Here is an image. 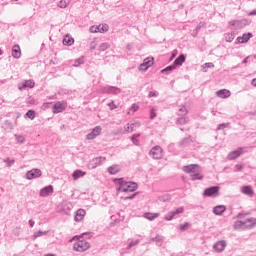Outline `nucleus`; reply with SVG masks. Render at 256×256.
<instances>
[{
	"label": "nucleus",
	"instance_id": "nucleus-1",
	"mask_svg": "<svg viewBox=\"0 0 256 256\" xmlns=\"http://www.w3.org/2000/svg\"><path fill=\"white\" fill-rule=\"evenodd\" d=\"M114 181L118 182L119 187L117 188V191H120L121 193H133L134 191H137L138 185L135 182H127L123 180V178H116Z\"/></svg>",
	"mask_w": 256,
	"mask_h": 256
},
{
	"label": "nucleus",
	"instance_id": "nucleus-2",
	"mask_svg": "<svg viewBox=\"0 0 256 256\" xmlns=\"http://www.w3.org/2000/svg\"><path fill=\"white\" fill-rule=\"evenodd\" d=\"M91 248V244L87 240H78L73 245L74 251H78L79 253H83L87 251V249Z\"/></svg>",
	"mask_w": 256,
	"mask_h": 256
},
{
	"label": "nucleus",
	"instance_id": "nucleus-3",
	"mask_svg": "<svg viewBox=\"0 0 256 256\" xmlns=\"http://www.w3.org/2000/svg\"><path fill=\"white\" fill-rule=\"evenodd\" d=\"M150 155L152 156V159H163V148L160 146H155L150 150Z\"/></svg>",
	"mask_w": 256,
	"mask_h": 256
},
{
	"label": "nucleus",
	"instance_id": "nucleus-4",
	"mask_svg": "<svg viewBox=\"0 0 256 256\" xmlns=\"http://www.w3.org/2000/svg\"><path fill=\"white\" fill-rule=\"evenodd\" d=\"M219 195V186L208 187L204 190V197H217Z\"/></svg>",
	"mask_w": 256,
	"mask_h": 256
},
{
	"label": "nucleus",
	"instance_id": "nucleus-5",
	"mask_svg": "<svg viewBox=\"0 0 256 256\" xmlns=\"http://www.w3.org/2000/svg\"><path fill=\"white\" fill-rule=\"evenodd\" d=\"M185 211V208L179 207L175 211H170L167 213V215L164 217L165 221H172L173 217L175 215H179Z\"/></svg>",
	"mask_w": 256,
	"mask_h": 256
},
{
	"label": "nucleus",
	"instance_id": "nucleus-6",
	"mask_svg": "<svg viewBox=\"0 0 256 256\" xmlns=\"http://www.w3.org/2000/svg\"><path fill=\"white\" fill-rule=\"evenodd\" d=\"M225 247H227V242H226L225 240L217 241V242L213 245V249H214L217 253H223V251H225Z\"/></svg>",
	"mask_w": 256,
	"mask_h": 256
},
{
	"label": "nucleus",
	"instance_id": "nucleus-7",
	"mask_svg": "<svg viewBox=\"0 0 256 256\" xmlns=\"http://www.w3.org/2000/svg\"><path fill=\"white\" fill-rule=\"evenodd\" d=\"M67 109L66 102H56L53 106V113H63Z\"/></svg>",
	"mask_w": 256,
	"mask_h": 256
},
{
	"label": "nucleus",
	"instance_id": "nucleus-8",
	"mask_svg": "<svg viewBox=\"0 0 256 256\" xmlns=\"http://www.w3.org/2000/svg\"><path fill=\"white\" fill-rule=\"evenodd\" d=\"M33 89L35 87V82L33 80H25L24 82H21L18 84V89L20 91H23V89Z\"/></svg>",
	"mask_w": 256,
	"mask_h": 256
},
{
	"label": "nucleus",
	"instance_id": "nucleus-9",
	"mask_svg": "<svg viewBox=\"0 0 256 256\" xmlns=\"http://www.w3.org/2000/svg\"><path fill=\"white\" fill-rule=\"evenodd\" d=\"M201 167L198 164H190L183 167L184 173H197Z\"/></svg>",
	"mask_w": 256,
	"mask_h": 256
},
{
	"label": "nucleus",
	"instance_id": "nucleus-10",
	"mask_svg": "<svg viewBox=\"0 0 256 256\" xmlns=\"http://www.w3.org/2000/svg\"><path fill=\"white\" fill-rule=\"evenodd\" d=\"M42 173L39 169H32L26 173V179H37V177H41Z\"/></svg>",
	"mask_w": 256,
	"mask_h": 256
},
{
	"label": "nucleus",
	"instance_id": "nucleus-11",
	"mask_svg": "<svg viewBox=\"0 0 256 256\" xmlns=\"http://www.w3.org/2000/svg\"><path fill=\"white\" fill-rule=\"evenodd\" d=\"M102 128L101 126H96L89 134H87L86 139L92 140L95 139V137H98V135H101Z\"/></svg>",
	"mask_w": 256,
	"mask_h": 256
},
{
	"label": "nucleus",
	"instance_id": "nucleus-12",
	"mask_svg": "<svg viewBox=\"0 0 256 256\" xmlns=\"http://www.w3.org/2000/svg\"><path fill=\"white\" fill-rule=\"evenodd\" d=\"M239 223L242 225H246V229H253V227H255L256 225V218H247L246 220L240 221Z\"/></svg>",
	"mask_w": 256,
	"mask_h": 256
},
{
	"label": "nucleus",
	"instance_id": "nucleus-13",
	"mask_svg": "<svg viewBox=\"0 0 256 256\" xmlns=\"http://www.w3.org/2000/svg\"><path fill=\"white\" fill-rule=\"evenodd\" d=\"M153 63V58L144 59V62L139 67L140 71H147L149 67L153 66Z\"/></svg>",
	"mask_w": 256,
	"mask_h": 256
},
{
	"label": "nucleus",
	"instance_id": "nucleus-14",
	"mask_svg": "<svg viewBox=\"0 0 256 256\" xmlns=\"http://www.w3.org/2000/svg\"><path fill=\"white\" fill-rule=\"evenodd\" d=\"M53 193V185L45 186L40 190V197H49Z\"/></svg>",
	"mask_w": 256,
	"mask_h": 256
},
{
	"label": "nucleus",
	"instance_id": "nucleus-15",
	"mask_svg": "<svg viewBox=\"0 0 256 256\" xmlns=\"http://www.w3.org/2000/svg\"><path fill=\"white\" fill-rule=\"evenodd\" d=\"M217 97H220V99H227V97H231V91L227 89H222L216 92Z\"/></svg>",
	"mask_w": 256,
	"mask_h": 256
},
{
	"label": "nucleus",
	"instance_id": "nucleus-16",
	"mask_svg": "<svg viewBox=\"0 0 256 256\" xmlns=\"http://www.w3.org/2000/svg\"><path fill=\"white\" fill-rule=\"evenodd\" d=\"M108 173H110V175H117V173H119V171H121V166L119 164H114L110 167L107 168Z\"/></svg>",
	"mask_w": 256,
	"mask_h": 256
},
{
	"label": "nucleus",
	"instance_id": "nucleus-17",
	"mask_svg": "<svg viewBox=\"0 0 256 256\" xmlns=\"http://www.w3.org/2000/svg\"><path fill=\"white\" fill-rule=\"evenodd\" d=\"M86 212L84 209H78L76 211V215L74 217V221H76L77 223H79V221H83V217H85Z\"/></svg>",
	"mask_w": 256,
	"mask_h": 256
},
{
	"label": "nucleus",
	"instance_id": "nucleus-18",
	"mask_svg": "<svg viewBox=\"0 0 256 256\" xmlns=\"http://www.w3.org/2000/svg\"><path fill=\"white\" fill-rule=\"evenodd\" d=\"M225 211H227V207H225V205H218L213 208L214 215H223Z\"/></svg>",
	"mask_w": 256,
	"mask_h": 256
},
{
	"label": "nucleus",
	"instance_id": "nucleus-19",
	"mask_svg": "<svg viewBox=\"0 0 256 256\" xmlns=\"http://www.w3.org/2000/svg\"><path fill=\"white\" fill-rule=\"evenodd\" d=\"M12 56L14 57V59H21V47H19V45L13 46Z\"/></svg>",
	"mask_w": 256,
	"mask_h": 256
},
{
	"label": "nucleus",
	"instance_id": "nucleus-20",
	"mask_svg": "<svg viewBox=\"0 0 256 256\" xmlns=\"http://www.w3.org/2000/svg\"><path fill=\"white\" fill-rule=\"evenodd\" d=\"M241 191L244 195H248V197H253V195H255V192L251 186H243Z\"/></svg>",
	"mask_w": 256,
	"mask_h": 256
},
{
	"label": "nucleus",
	"instance_id": "nucleus-21",
	"mask_svg": "<svg viewBox=\"0 0 256 256\" xmlns=\"http://www.w3.org/2000/svg\"><path fill=\"white\" fill-rule=\"evenodd\" d=\"M251 37H253V34H251V33L243 34L242 37L237 38V42L238 43H247V41H249L251 39Z\"/></svg>",
	"mask_w": 256,
	"mask_h": 256
},
{
	"label": "nucleus",
	"instance_id": "nucleus-22",
	"mask_svg": "<svg viewBox=\"0 0 256 256\" xmlns=\"http://www.w3.org/2000/svg\"><path fill=\"white\" fill-rule=\"evenodd\" d=\"M241 153H243V151H241V149L232 151V152L228 155V159H230V160L237 159V157H239V156L241 155Z\"/></svg>",
	"mask_w": 256,
	"mask_h": 256
},
{
	"label": "nucleus",
	"instance_id": "nucleus-23",
	"mask_svg": "<svg viewBox=\"0 0 256 256\" xmlns=\"http://www.w3.org/2000/svg\"><path fill=\"white\" fill-rule=\"evenodd\" d=\"M183 63H185V55L183 54L176 58L174 61V65H176L177 67H181Z\"/></svg>",
	"mask_w": 256,
	"mask_h": 256
},
{
	"label": "nucleus",
	"instance_id": "nucleus-24",
	"mask_svg": "<svg viewBox=\"0 0 256 256\" xmlns=\"http://www.w3.org/2000/svg\"><path fill=\"white\" fill-rule=\"evenodd\" d=\"M144 217L148 219V221H153L154 219H157V217H159V213L147 212L144 214Z\"/></svg>",
	"mask_w": 256,
	"mask_h": 256
},
{
	"label": "nucleus",
	"instance_id": "nucleus-25",
	"mask_svg": "<svg viewBox=\"0 0 256 256\" xmlns=\"http://www.w3.org/2000/svg\"><path fill=\"white\" fill-rule=\"evenodd\" d=\"M73 43H75V40L73 39V37L66 35L63 39V45H73Z\"/></svg>",
	"mask_w": 256,
	"mask_h": 256
},
{
	"label": "nucleus",
	"instance_id": "nucleus-26",
	"mask_svg": "<svg viewBox=\"0 0 256 256\" xmlns=\"http://www.w3.org/2000/svg\"><path fill=\"white\" fill-rule=\"evenodd\" d=\"M201 179H203V175L199 172V170L191 174L192 181H201Z\"/></svg>",
	"mask_w": 256,
	"mask_h": 256
},
{
	"label": "nucleus",
	"instance_id": "nucleus-27",
	"mask_svg": "<svg viewBox=\"0 0 256 256\" xmlns=\"http://www.w3.org/2000/svg\"><path fill=\"white\" fill-rule=\"evenodd\" d=\"M83 176H85V172H83L81 170H76L72 174V177H73L74 180H77V179H79L80 177H83Z\"/></svg>",
	"mask_w": 256,
	"mask_h": 256
},
{
	"label": "nucleus",
	"instance_id": "nucleus-28",
	"mask_svg": "<svg viewBox=\"0 0 256 256\" xmlns=\"http://www.w3.org/2000/svg\"><path fill=\"white\" fill-rule=\"evenodd\" d=\"M158 199H159V201H161V203H167V202L171 201V195L165 194L163 196H160Z\"/></svg>",
	"mask_w": 256,
	"mask_h": 256
},
{
	"label": "nucleus",
	"instance_id": "nucleus-29",
	"mask_svg": "<svg viewBox=\"0 0 256 256\" xmlns=\"http://www.w3.org/2000/svg\"><path fill=\"white\" fill-rule=\"evenodd\" d=\"M213 67H215V64L211 63V62H208V63H205L203 66H202V69L204 71V73H207V70L208 69H213Z\"/></svg>",
	"mask_w": 256,
	"mask_h": 256
},
{
	"label": "nucleus",
	"instance_id": "nucleus-30",
	"mask_svg": "<svg viewBox=\"0 0 256 256\" xmlns=\"http://www.w3.org/2000/svg\"><path fill=\"white\" fill-rule=\"evenodd\" d=\"M100 33H107L109 31V25L107 24H100L98 25Z\"/></svg>",
	"mask_w": 256,
	"mask_h": 256
},
{
	"label": "nucleus",
	"instance_id": "nucleus-31",
	"mask_svg": "<svg viewBox=\"0 0 256 256\" xmlns=\"http://www.w3.org/2000/svg\"><path fill=\"white\" fill-rule=\"evenodd\" d=\"M191 226V224H189V222H185L184 224L179 225V229L180 231H187V229H189V227Z\"/></svg>",
	"mask_w": 256,
	"mask_h": 256
},
{
	"label": "nucleus",
	"instance_id": "nucleus-32",
	"mask_svg": "<svg viewBox=\"0 0 256 256\" xmlns=\"http://www.w3.org/2000/svg\"><path fill=\"white\" fill-rule=\"evenodd\" d=\"M67 5H69V1H67V0H61L58 3V7H60V9H65V7H67Z\"/></svg>",
	"mask_w": 256,
	"mask_h": 256
},
{
	"label": "nucleus",
	"instance_id": "nucleus-33",
	"mask_svg": "<svg viewBox=\"0 0 256 256\" xmlns=\"http://www.w3.org/2000/svg\"><path fill=\"white\" fill-rule=\"evenodd\" d=\"M178 123H179V125H185V123H189V118H187V117H180L178 119Z\"/></svg>",
	"mask_w": 256,
	"mask_h": 256
},
{
	"label": "nucleus",
	"instance_id": "nucleus-34",
	"mask_svg": "<svg viewBox=\"0 0 256 256\" xmlns=\"http://www.w3.org/2000/svg\"><path fill=\"white\" fill-rule=\"evenodd\" d=\"M49 233V231H45V232H43V231H38L37 233H35L34 235H33V237H34V239H37V237H42V235H47Z\"/></svg>",
	"mask_w": 256,
	"mask_h": 256
},
{
	"label": "nucleus",
	"instance_id": "nucleus-35",
	"mask_svg": "<svg viewBox=\"0 0 256 256\" xmlns=\"http://www.w3.org/2000/svg\"><path fill=\"white\" fill-rule=\"evenodd\" d=\"M137 195H139V192H135V193L131 194L130 196L122 197V199H124V201H127L129 199H135V197H137Z\"/></svg>",
	"mask_w": 256,
	"mask_h": 256
},
{
	"label": "nucleus",
	"instance_id": "nucleus-36",
	"mask_svg": "<svg viewBox=\"0 0 256 256\" xmlns=\"http://www.w3.org/2000/svg\"><path fill=\"white\" fill-rule=\"evenodd\" d=\"M101 165V162H89L88 169H95L97 166Z\"/></svg>",
	"mask_w": 256,
	"mask_h": 256
},
{
	"label": "nucleus",
	"instance_id": "nucleus-37",
	"mask_svg": "<svg viewBox=\"0 0 256 256\" xmlns=\"http://www.w3.org/2000/svg\"><path fill=\"white\" fill-rule=\"evenodd\" d=\"M26 117H28V119H35V111L29 110V111L26 113Z\"/></svg>",
	"mask_w": 256,
	"mask_h": 256
},
{
	"label": "nucleus",
	"instance_id": "nucleus-38",
	"mask_svg": "<svg viewBox=\"0 0 256 256\" xmlns=\"http://www.w3.org/2000/svg\"><path fill=\"white\" fill-rule=\"evenodd\" d=\"M13 235H15V237H19V235H21V227L14 228Z\"/></svg>",
	"mask_w": 256,
	"mask_h": 256
},
{
	"label": "nucleus",
	"instance_id": "nucleus-39",
	"mask_svg": "<svg viewBox=\"0 0 256 256\" xmlns=\"http://www.w3.org/2000/svg\"><path fill=\"white\" fill-rule=\"evenodd\" d=\"M178 114L180 116L187 115V108H185V106H183L182 108L179 109Z\"/></svg>",
	"mask_w": 256,
	"mask_h": 256
},
{
	"label": "nucleus",
	"instance_id": "nucleus-40",
	"mask_svg": "<svg viewBox=\"0 0 256 256\" xmlns=\"http://www.w3.org/2000/svg\"><path fill=\"white\" fill-rule=\"evenodd\" d=\"M109 47V43H102L99 46L100 51H107V48Z\"/></svg>",
	"mask_w": 256,
	"mask_h": 256
},
{
	"label": "nucleus",
	"instance_id": "nucleus-41",
	"mask_svg": "<svg viewBox=\"0 0 256 256\" xmlns=\"http://www.w3.org/2000/svg\"><path fill=\"white\" fill-rule=\"evenodd\" d=\"M134 127H141V124L139 122L129 124L128 129H130V131H133Z\"/></svg>",
	"mask_w": 256,
	"mask_h": 256
},
{
	"label": "nucleus",
	"instance_id": "nucleus-42",
	"mask_svg": "<svg viewBox=\"0 0 256 256\" xmlns=\"http://www.w3.org/2000/svg\"><path fill=\"white\" fill-rule=\"evenodd\" d=\"M91 33H100L99 26L90 27Z\"/></svg>",
	"mask_w": 256,
	"mask_h": 256
},
{
	"label": "nucleus",
	"instance_id": "nucleus-43",
	"mask_svg": "<svg viewBox=\"0 0 256 256\" xmlns=\"http://www.w3.org/2000/svg\"><path fill=\"white\" fill-rule=\"evenodd\" d=\"M138 244H139V240L132 241L129 243L127 249H131V247H135V245H138Z\"/></svg>",
	"mask_w": 256,
	"mask_h": 256
},
{
	"label": "nucleus",
	"instance_id": "nucleus-44",
	"mask_svg": "<svg viewBox=\"0 0 256 256\" xmlns=\"http://www.w3.org/2000/svg\"><path fill=\"white\" fill-rule=\"evenodd\" d=\"M152 241H157L158 243H161V241H163V236L157 235L155 238H152Z\"/></svg>",
	"mask_w": 256,
	"mask_h": 256
},
{
	"label": "nucleus",
	"instance_id": "nucleus-45",
	"mask_svg": "<svg viewBox=\"0 0 256 256\" xmlns=\"http://www.w3.org/2000/svg\"><path fill=\"white\" fill-rule=\"evenodd\" d=\"M173 69H175V65L173 66H168L165 69L162 70V73H165V71H173Z\"/></svg>",
	"mask_w": 256,
	"mask_h": 256
},
{
	"label": "nucleus",
	"instance_id": "nucleus-46",
	"mask_svg": "<svg viewBox=\"0 0 256 256\" xmlns=\"http://www.w3.org/2000/svg\"><path fill=\"white\" fill-rule=\"evenodd\" d=\"M131 111H133V113H135V111H139V105L133 104L131 107Z\"/></svg>",
	"mask_w": 256,
	"mask_h": 256
},
{
	"label": "nucleus",
	"instance_id": "nucleus-47",
	"mask_svg": "<svg viewBox=\"0 0 256 256\" xmlns=\"http://www.w3.org/2000/svg\"><path fill=\"white\" fill-rule=\"evenodd\" d=\"M155 117H157V113L155 112V109H152L150 113V118L155 119Z\"/></svg>",
	"mask_w": 256,
	"mask_h": 256
},
{
	"label": "nucleus",
	"instance_id": "nucleus-48",
	"mask_svg": "<svg viewBox=\"0 0 256 256\" xmlns=\"http://www.w3.org/2000/svg\"><path fill=\"white\" fill-rule=\"evenodd\" d=\"M16 139L18 143H25V138L23 136H18Z\"/></svg>",
	"mask_w": 256,
	"mask_h": 256
},
{
	"label": "nucleus",
	"instance_id": "nucleus-49",
	"mask_svg": "<svg viewBox=\"0 0 256 256\" xmlns=\"http://www.w3.org/2000/svg\"><path fill=\"white\" fill-rule=\"evenodd\" d=\"M243 169V164H237L236 166H235V170L236 171H241Z\"/></svg>",
	"mask_w": 256,
	"mask_h": 256
},
{
	"label": "nucleus",
	"instance_id": "nucleus-50",
	"mask_svg": "<svg viewBox=\"0 0 256 256\" xmlns=\"http://www.w3.org/2000/svg\"><path fill=\"white\" fill-rule=\"evenodd\" d=\"M108 105H109V107H110L111 110L117 109V105H115L114 102H112V103H110V104H108Z\"/></svg>",
	"mask_w": 256,
	"mask_h": 256
},
{
	"label": "nucleus",
	"instance_id": "nucleus-51",
	"mask_svg": "<svg viewBox=\"0 0 256 256\" xmlns=\"http://www.w3.org/2000/svg\"><path fill=\"white\" fill-rule=\"evenodd\" d=\"M81 63H83V59H78V60L76 61L75 66L77 67V65H81Z\"/></svg>",
	"mask_w": 256,
	"mask_h": 256
},
{
	"label": "nucleus",
	"instance_id": "nucleus-52",
	"mask_svg": "<svg viewBox=\"0 0 256 256\" xmlns=\"http://www.w3.org/2000/svg\"><path fill=\"white\" fill-rule=\"evenodd\" d=\"M13 161H8V162H6V165H5V167H11V165H13Z\"/></svg>",
	"mask_w": 256,
	"mask_h": 256
},
{
	"label": "nucleus",
	"instance_id": "nucleus-53",
	"mask_svg": "<svg viewBox=\"0 0 256 256\" xmlns=\"http://www.w3.org/2000/svg\"><path fill=\"white\" fill-rule=\"evenodd\" d=\"M149 97H157V94L155 92H149Z\"/></svg>",
	"mask_w": 256,
	"mask_h": 256
},
{
	"label": "nucleus",
	"instance_id": "nucleus-54",
	"mask_svg": "<svg viewBox=\"0 0 256 256\" xmlns=\"http://www.w3.org/2000/svg\"><path fill=\"white\" fill-rule=\"evenodd\" d=\"M29 225H30V227H34L35 226V221L29 220Z\"/></svg>",
	"mask_w": 256,
	"mask_h": 256
},
{
	"label": "nucleus",
	"instance_id": "nucleus-55",
	"mask_svg": "<svg viewBox=\"0 0 256 256\" xmlns=\"http://www.w3.org/2000/svg\"><path fill=\"white\" fill-rule=\"evenodd\" d=\"M251 83L254 87H256V78H254Z\"/></svg>",
	"mask_w": 256,
	"mask_h": 256
},
{
	"label": "nucleus",
	"instance_id": "nucleus-56",
	"mask_svg": "<svg viewBox=\"0 0 256 256\" xmlns=\"http://www.w3.org/2000/svg\"><path fill=\"white\" fill-rule=\"evenodd\" d=\"M177 55V50H175L172 54V58H174Z\"/></svg>",
	"mask_w": 256,
	"mask_h": 256
},
{
	"label": "nucleus",
	"instance_id": "nucleus-57",
	"mask_svg": "<svg viewBox=\"0 0 256 256\" xmlns=\"http://www.w3.org/2000/svg\"><path fill=\"white\" fill-rule=\"evenodd\" d=\"M44 256H55V254H46Z\"/></svg>",
	"mask_w": 256,
	"mask_h": 256
},
{
	"label": "nucleus",
	"instance_id": "nucleus-58",
	"mask_svg": "<svg viewBox=\"0 0 256 256\" xmlns=\"http://www.w3.org/2000/svg\"><path fill=\"white\" fill-rule=\"evenodd\" d=\"M3 54V51L0 49V55H2Z\"/></svg>",
	"mask_w": 256,
	"mask_h": 256
},
{
	"label": "nucleus",
	"instance_id": "nucleus-59",
	"mask_svg": "<svg viewBox=\"0 0 256 256\" xmlns=\"http://www.w3.org/2000/svg\"><path fill=\"white\" fill-rule=\"evenodd\" d=\"M73 239H77V236H74Z\"/></svg>",
	"mask_w": 256,
	"mask_h": 256
},
{
	"label": "nucleus",
	"instance_id": "nucleus-60",
	"mask_svg": "<svg viewBox=\"0 0 256 256\" xmlns=\"http://www.w3.org/2000/svg\"><path fill=\"white\" fill-rule=\"evenodd\" d=\"M82 235H87V233H83Z\"/></svg>",
	"mask_w": 256,
	"mask_h": 256
}]
</instances>
